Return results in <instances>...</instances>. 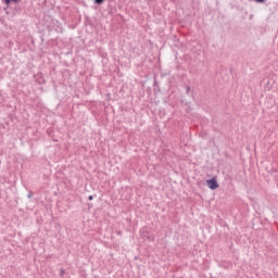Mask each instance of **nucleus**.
<instances>
[{
	"label": "nucleus",
	"instance_id": "nucleus-1",
	"mask_svg": "<svg viewBox=\"0 0 278 278\" xmlns=\"http://www.w3.org/2000/svg\"><path fill=\"white\" fill-rule=\"evenodd\" d=\"M206 186H208L211 190H216L218 188V181H216L215 178H212L210 180H206Z\"/></svg>",
	"mask_w": 278,
	"mask_h": 278
},
{
	"label": "nucleus",
	"instance_id": "nucleus-2",
	"mask_svg": "<svg viewBox=\"0 0 278 278\" xmlns=\"http://www.w3.org/2000/svg\"><path fill=\"white\" fill-rule=\"evenodd\" d=\"M7 5H10V3H18L20 0H4Z\"/></svg>",
	"mask_w": 278,
	"mask_h": 278
},
{
	"label": "nucleus",
	"instance_id": "nucleus-3",
	"mask_svg": "<svg viewBox=\"0 0 278 278\" xmlns=\"http://www.w3.org/2000/svg\"><path fill=\"white\" fill-rule=\"evenodd\" d=\"M103 1H105V0H94V3H97L98 5H101V3H103Z\"/></svg>",
	"mask_w": 278,
	"mask_h": 278
},
{
	"label": "nucleus",
	"instance_id": "nucleus-4",
	"mask_svg": "<svg viewBox=\"0 0 278 278\" xmlns=\"http://www.w3.org/2000/svg\"><path fill=\"white\" fill-rule=\"evenodd\" d=\"M186 92H187V94L190 92V86L186 87Z\"/></svg>",
	"mask_w": 278,
	"mask_h": 278
},
{
	"label": "nucleus",
	"instance_id": "nucleus-5",
	"mask_svg": "<svg viewBox=\"0 0 278 278\" xmlns=\"http://www.w3.org/2000/svg\"><path fill=\"white\" fill-rule=\"evenodd\" d=\"M258 3H264L265 0H256Z\"/></svg>",
	"mask_w": 278,
	"mask_h": 278
},
{
	"label": "nucleus",
	"instance_id": "nucleus-6",
	"mask_svg": "<svg viewBox=\"0 0 278 278\" xmlns=\"http://www.w3.org/2000/svg\"><path fill=\"white\" fill-rule=\"evenodd\" d=\"M93 197L92 195H89V201H92Z\"/></svg>",
	"mask_w": 278,
	"mask_h": 278
}]
</instances>
